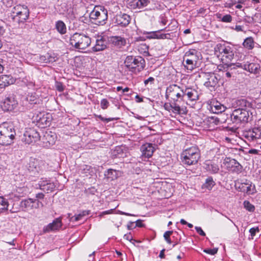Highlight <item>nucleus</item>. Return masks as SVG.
Here are the masks:
<instances>
[{
	"instance_id": "nucleus-1",
	"label": "nucleus",
	"mask_w": 261,
	"mask_h": 261,
	"mask_svg": "<svg viewBox=\"0 0 261 261\" xmlns=\"http://www.w3.org/2000/svg\"><path fill=\"white\" fill-rule=\"evenodd\" d=\"M15 135V130L12 123L4 122L0 125V145H11L13 143Z\"/></svg>"
},
{
	"instance_id": "nucleus-13",
	"label": "nucleus",
	"mask_w": 261,
	"mask_h": 261,
	"mask_svg": "<svg viewBox=\"0 0 261 261\" xmlns=\"http://www.w3.org/2000/svg\"><path fill=\"white\" fill-rule=\"evenodd\" d=\"M237 66L255 74H259L260 72V66L257 62L238 63Z\"/></svg>"
},
{
	"instance_id": "nucleus-47",
	"label": "nucleus",
	"mask_w": 261,
	"mask_h": 261,
	"mask_svg": "<svg viewBox=\"0 0 261 261\" xmlns=\"http://www.w3.org/2000/svg\"><path fill=\"white\" fill-rule=\"evenodd\" d=\"M168 22V19L167 17L165 14H162L160 15L159 17V23L163 25H165L167 24Z\"/></svg>"
},
{
	"instance_id": "nucleus-11",
	"label": "nucleus",
	"mask_w": 261,
	"mask_h": 261,
	"mask_svg": "<svg viewBox=\"0 0 261 261\" xmlns=\"http://www.w3.org/2000/svg\"><path fill=\"white\" fill-rule=\"evenodd\" d=\"M40 138V136L36 129L29 128L24 133L22 141L25 144H32L39 140Z\"/></svg>"
},
{
	"instance_id": "nucleus-34",
	"label": "nucleus",
	"mask_w": 261,
	"mask_h": 261,
	"mask_svg": "<svg viewBox=\"0 0 261 261\" xmlns=\"http://www.w3.org/2000/svg\"><path fill=\"white\" fill-rule=\"evenodd\" d=\"M216 185L215 181L213 180L212 177H208L205 181V182L202 185V188L203 189L210 191L212 189L214 186Z\"/></svg>"
},
{
	"instance_id": "nucleus-9",
	"label": "nucleus",
	"mask_w": 261,
	"mask_h": 261,
	"mask_svg": "<svg viewBox=\"0 0 261 261\" xmlns=\"http://www.w3.org/2000/svg\"><path fill=\"white\" fill-rule=\"evenodd\" d=\"M29 16V9L25 5H16L11 10L10 17L14 21L19 24L23 23L28 18Z\"/></svg>"
},
{
	"instance_id": "nucleus-63",
	"label": "nucleus",
	"mask_w": 261,
	"mask_h": 261,
	"mask_svg": "<svg viewBox=\"0 0 261 261\" xmlns=\"http://www.w3.org/2000/svg\"><path fill=\"white\" fill-rule=\"evenodd\" d=\"M44 197V195L42 193H39L36 195V198L37 199H42Z\"/></svg>"
},
{
	"instance_id": "nucleus-36",
	"label": "nucleus",
	"mask_w": 261,
	"mask_h": 261,
	"mask_svg": "<svg viewBox=\"0 0 261 261\" xmlns=\"http://www.w3.org/2000/svg\"><path fill=\"white\" fill-rule=\"evenodd\" d=\"M9 202L3 196H0V213H4L8 210Z\"/></svg>"
},
{
	"instance_id": "nucleus-29",
	"label": "nucleus",
	"mask_w": 261,
	"mask_h": 261,
	"mask_svg": "<svg viewBox=\"0 0 261 261\" xmlns=\"http://www.w3.org/2000/svg\"><path fill=\"white\" fill-rule=\"evenodd\" d=\"M200 56V52L196 49H190L186 52L184 57L197 63L198 60L199 59Z\"/></svg>"
},
{
	"instance_id": "nucleus-18",
	"label": "nucleus",
	"mask_w": 261,
	"mask_h": 261,
	"mask_svg": "<svg viewBox=\"0 0 261 261\" xmlns=\"http://www.w3.org/2000/svg\"><path fill=\"white\" fill-rule=\"evenodd\" d=\"M239 184L238 188L240 191L244 192L248 195H251L256 192L255 185L252 184V182L247 179L242 180V182Z\"/></svg>"
},
{
	"instance_id": "nucleus-30",
	"label": "nucleus",
	"mask_w": 261,
	"mask_h": 261,
	"mask_svg": "<svg viewBox=\"0 0 261 261\" xmlns=\"http://www.w3.org/2000/svg\"><path fill=\"white\" fill-rule=\"evenodd\" d=\"M184 97L187 96L188 99L193 101L198 99L199 95L198 92L192 88H187L184 89Z\"/></svg>"
},
{
	"instance_id": "nucleus-57",
	"label": "nucleus",
	"mask_w": 261,
	"mask_h": 261,
	"mask_svg": "<svg viewBox=\"0 0 261 261\" xmlns=\"http://www.w3.org/2000/svg\"><path fill=\"white\" fill-rule=\"evenodd\" d=\"M195 230H196V232L200 236H205V233L203 231L202 228L200 227L196 226L195 227Z\"/></svg>"
},
{
	"instance_id": "nucleus-53",
	"label": "nucleus",
	"mask_w": 261,
	"mask_h": 261,
	"mask_svg": "<svg viewBox=\"0 0 261 261\" xmlns=\"http://www.w3.org/2000/svg\"><path fill=\"white\" fill-rule=\"evenodd\" d=\"M96 117L98 118H99L100 120L102 121H105L106 122H110V121H112L114 120H115L114 118H104L101 115H96Z\"/></svg>"
},
{
	"instance_id": "nucleus-38",
	"label": "nucleus",
	"mask_w": 261,
	"mask_h": 261,
	"mask_svg": "<svg viewBox=\"0 0 261 261\" xmlns=\"http://www.w3.org/2000/svg\"><path fill=\"white\" fill-rule=\"evenodd\" d=\"M44 137L49 145H54L55 143L57 138L55 134L51 132L46 133Z\"/></svg>"
},
{
	"instance_id": "nucleus-22",
	"label": "nucleus",
	"mask_w": 261,
	"mask_h": 261,
	"mask_svg": "<svg viewBox=\"0 0 261 261\" xmlns=\"http://www.w3.org/2000/svg\"><path fill=\"white\" fill-rule=\"evenodd\" d=\"M148 0H127V7L130 9H141L149 3Z\"/></svg>"
},
{
	"instance_id": "nucleus-8",
	"label": "nucleus",
	"mask_w": 261,
	"mask_h": 261,
	"mask_svg": "<svg viewBox=\"0 0 261 261\" xmlns=\"http://www.w3.org/2000/svg\"><path fill=\"white\" fill-rule=\"evenodd\" d=\"M89 17L96 24H105L108 19V11L103 6H96L90 13Z\"/></svg>"
},
{
	"instance_id": "nucleus-59",
	"label": "nucleus",
	"mask_w": 261,
	"mask_h": 261,
	"mask_svg": "<svg viewBox=\"0 0 261 261\" xmlns=\"http://www.w3.org/2000/svg\"><path fill=\"white\" fill-rule=\"evenodd\" d=\"M123 238L124 239L129 241H131L133 240V237L130 233L124 234Z\"/></svg>"
},
{
	"instance_id": "nucleus-42",
	"label": "nucleus",
	"mask_w": 261,
	"mask_h": 261,
	"mask_svg": "<svg viewBox=\"0 0 261 261\" xmlns=\"http://www.w3.org/2000/svg\"><path fill=\"white\" fill-rule=\"evenodd\" d=\"M237 105L241 107L240 108H244L249 107L250 105V103L246 99H241L238 100Z\"/></svg>"
},
{
	"instance_id": "nucleus-26",
	"label": "nucleus",
	"mask_w": 261,
	"mask_h": 261,
	"mask_svg": "<svg viewBox=\"0 0 261 261\" xmlns=\"http://www.w3.org/2000/svg\"><path fill=\"white\" fill-rule=\"evenodd\" d=\"M110 41L112 44L117 48H122L126 44V39L121 36H113L110 37Z\"/></svg>"
},
{
	"instance_id": "nucleus-27",
	"label": "nucleus",
	"mask_w": 261,
	"mask_h": 261,
	"mask_svg": "<svg viewBox=\"0 0 261 261\" xmlns=\"http://www.w3.org/2000/svg\"><path fill=\"white\" fill-rule=\"evenodd\" d=\"M210 110L216 114L221 113L225 111L226 107L218 101L213 100L210 105Z\"/></svg>"
},
{
	"instance_id": "nucleus-61",
	"label": "nucleus",
	"mask_w": 261,
	"mask_h": 261,
	"mask_svg": "<svg viewBox=\"0 0 261 261\" xmlns=\"http://www.w3.org/2000/svg\"><path fill=\"white\" fill-rule=\"evenodd\" d=\"M91 211L90 210H85L82 211L80 214H81L82 216L83 217L85 216L89 215L90 214Z\"/></svg>"
},
{
	"instance_id": "nucleus-6",
	"label": "nucleus",
	"mask_w": 261,
	"mask_h": 261,
	"mask_svg": "<svg viewBox=\"0 0 261 261\" xmlns=\"http://www.w3.org/2000/svg\"><path fill=\"white\" fill-rule=\"evenodd\" d=\"M91 38L84 33H75L69 39V43L79 49H85L90 46Z\"/></svg>"
},
{
	"instance_id": "nucleus-56",
	"label": "nucleus",
	"mask_w": 261,
	"mask_h": 261,
	"mask_svg": "<svg viewBox=\"0 0 261 261\" xmlns=\"http://www.w3.org/2000/svg\"><path fill=\"white\" fill-rule=\"evenodd\" d=\"M83 217L80 213L78 215H75L73 217L71 218L72 221H78L82 219Z\"/></svg>"
},
{
	"instance_id": "nucleus-28",
	"label": "nucleus",
	"mask_w": 261,
	"mask_h": 261,
	"mask_svg": "<svg viewBox=\"0 0 261 261\" xmlns=\"http://www.w3.org/2000/svg\"><path fill=\"white\" fill-rule=\"evenodd\" d=\"M40 61L44 63H52L58 59V56L54 53H48L40 57Z\"/></svg>"
},
{
	"instance_id": "nucleus-60",
	"label": "nucleus",
	"mask_w": 261,
	"mask_h": 261,
	"mask_svg": "<svg viewBox=\"0 0 261 261\" xmlns=\"http://www.w3.org/2000/svg\"><path fill=\"white\" fill-rule=\"evenodd\" d=\"M144 226V224L143 223V222L141 220H138L136 221V226L139 227H142Z\"/></svg>"
},
{
	"instance_id": "nucleus-43",
	"label": "nucleus",
	"mask_w": 261,
	"mask_h": 261,
	"mask_svg": "<svg viewBox=\"0 0 261 261\" xmlns=\"http://www.w3.org/2000/svg\"><path fill=\"white\" fill-rule=\"evenodd\" d=\"M244 207L249 212H253L255 210V207L249 201L245 200L244 202Z\"/></svg>"
},
{
	"instance_id": "nucleus-58",
	"label": "nucleus",
	"mask_w": 261,
	"mask_h": 261,
	"mask_svg": "<svg viewBox=\"0 0 261 261\" xmlns=\"http://www.w3.org/2000/svg\"><path fill=\"white\" fill-rule=\"evenodd\" d=\"M154 81V79L152 77H149L148 79L145 80L144 82V83L145 86H146L149 83L151 84H153Z\"/></svg>"
},
{
	"instance_id": "nucleus-39",
	"label": "nucleus",
	"mask_w": 261,
	"mask_h": 261,
	"mask_svg": "<svg viewBox=\"0 0 261 261\" xmlns=\"http://www.w3.org/2000/svg\"><path fill=\"white\" fill-rule=\"evenodd\" d=\"M105 176L107 178L113 180L116 178L118 176L117 171L112 169H108L105 173Z\"/></svg>"
},
{
	"instance_id": "nucleus-5",
	"label": "nucleus",
	"mask_w": 261,
	"mask_h": 261,
	"mask_svg": "<svg viewBox=\"0 0 261 261\" xmlns=\"http://www.w3.org/2000/svg\"><path fill=\"white\" fill-rule=\"evenodd\" d=\"M124 64L129 71L137 73L144 69L146 63L141 56H128L124 61Z\"/></svg>"
},
{
	"instance_id": "nucleus-17",
	"label": "nucleus",
	"mask_w": 261,
	"mask_h": 261,
	"mask_svg": "<svg viewBox=\"0 0 261 261\" xmlns=\"http://www.w3.org/2000/svg\"><path fill=\"white\" fill-rule=\"evenodd\" d=\"M152 142L153 143H146L141 146L140 150L143 158L149 159L152 156L154 151L158 146L155 144L154 140L152 141Z\"/></svg>"
},
{
	"instance_id": "nucleus-41",
	"label": "nucleus",
	"mask_w": 261,
	"mask_h": 261,
	"mask_svg": "<svg viewBox=\"0 0 261 261\" xmlns=\"http://www.w3.org/2000/svg\"><path fill=\"white\" fill-rule=\"evenodd\" d=\"M55 187L54 183L50 181L44 187L42 188V190L48 193L53 192Z\"/></svg>"
},
{
	"instance_id": "nucleus-14",
	"label": "nucleus",
	"mask_w": 261,
	"mask_h": 261,
	"mask_svg": "<svg viewBox=\"0 0 261 261\" xmlns=\"http://www.w3.org/2000/svg\"><path fill=\"white\" fill-rule=\"evenodd\" d=\"M242 136L248 141L254 142L261 138V130L258 127H254L244 131Z\"/></svg>"
},
{
	"instance_id": "nucleus-7",
	"label": "nucleus",
	"mask_w": 261,
	"mask_h": 261,
	"mask_svg": "<svg viewBox=\"0 0 261 261\" xmlns=\"http://www.w3.org/2000/svg\"><path fill=\"white\" fill-rule=\"evenodd\" d=\"M165 96L179 105L184 98V89L176 84L170 85L166 89Z\"/></svg>"
},
{
	"instance_id": "nucleus-48",
	"label": "nucleus",
	"mask_w": 261,
	"mask_h": 261,
	"mask_svg": "<svg viewBox=\"0 0 261 261\" xmlns=\"http://www.w3.org/2000/svg\"><path fill=\"white\" fill-rule=\"evenodd\" d=\"M55 86L57 90L59 92H63L64 90L65 87L61 82H56Z\"/></svg>"
},
{
	"instance_id": "nucleus-49",
	"label": "nucleus",
	"mask_w": 261,
	"mask_h": 261,
	"mask_svg": "<svg viewBox=\"0 0 261 261\" xmlns=\"http://www.w3.org/2000/svg\"><path fill=\"white\" fill-rule=\"evenodd\" d=\"M221 20L224 22H230L232 21V16L230 14H226L221 18Z\"/></svg>"
},
{
	"instance_id": "nucleus-64",
	"label": "nucleus",
	"mask_w": 261,
	"mask_h": 261,
	"mask_svg": "<svg viewBox=\"0 0 261 261\" xmlns=\"http://www.w3.org/2000/svg\"><path fill=\"white\" fill-rule=\"evenodd\" d=\"M91 166L89 165H85L84 166L83 170L85 171V173H87L88 171H89L91 169Z\"/></svg>"
},
{
	"instance_id": "nucleus-19",
	"label": "nucleus",
	"mask_w": 261,
	"mask_h": 261,
	"mask_svg": "<svg viewBox=\"0 0 261 261\" xmlns=\"http://www.w3.org/2000/svg\"><path fill=\"white\" fill-rule=\"evenodd\" d=\"M169 102H166L164 105V109L169 111L172 112L175 114H186V112L184 109L181 108L179 103L168 99Z\"/></svg>"
},
{
	"instance_id": "nucleus-15",
	"label": "nucleus",
	"mask_w": 261,
	"mask_h": 261,
	"mask_svg": "<svg viewBox=\"0 0 261 261\" xmlns=\"http://www.w3.org/2000/svg\"><path fill=\"white\" fill-rule=\"evenodd\" d=\"M35 120L39 127L44 128L49 126L51 119L49 114L39 112L36 115Z\"/></svg>"
},
{
	"instance_id": "nucleus-31",
	"label": "nucleus",
	"mask_w": 261,
	"mask_h": 261,
	"mask_svg": "<svg viewBox=\"0 0 261 261\" xmlns=\"http://www.w3.org/2000/svg\"><path fill=\"white\" fill-rule=\"evenodd\" d=\"M15 82L14 79L10 75H0V88H5L6 87L12 84Z\"/></svg>"
},
{
	"instance_id": "nucleus-23",
	"label": "nucleus",
	"mask_w": 261,
	"mask_h": 261,
	"mask_svg": "<svg viewBox=\"0 0 261 261\" xmlns=\"http://www.w3.org/2000/svg\"><path fill=\"white\" fill-rule=\"evenodd\" d=\"M130 17L128 14L120 13L117 14L115 17V23L118 25L125 27L130 23Z\"/></svg>"
},
{
	"instance_id": "nucleus-4",
	"label": "nucleus",
	"mask_w": 261,
	"mask_h": 261,
	"mask_svg": "<svg viewBox=\"0 0 261 261\" xmlns=\"http://www.w3.org/2000/svg\"><path fill=\"white\" fill-rule=\"evenodd\" d=\"M215 54L220 58L223 63L228 64L234 57L233 47L225 43H218L214 48Z\"/></svg>"
},
{
	"instance_id": "nucleus-2",
	"label": "nucleus",
	"mask_w": 261,
	"mask_h": 261,
	"mask_svg": "<svg viewBox=\"0 0 261 261\" xmlns=\"http://www.w3.org/2000/svg\"><path fill=\"white\" fill-rule=\"evenodd\" d=\"M178 25L177 21L175 19H172L171 22L164 29L153 32H146L144 34H147L148 39H172L175 37V33L173 32L162 33L161 31H174L176 29Z\"/></svg>"
},
{
	"instance_id": "nucleus-3",
	"label": "nucleus",
	"mask_w": 261,
	"mask_h": 261,
	"mask_svg": "<svg viewBox=\"0 0 261 261\" xmlns=\"http://www.w3.org/2000/svg\"><path fill=\"white\" fill-rule=\"evenodd\" d=\"M200 151L196 146L184 150L181 154V162L186 166L196 165L200 159Z\"/></svg>"
},
{
	"instance_id": "nucleus-10",
	"label": "nucleus",
	"mask_w": 261,
	"mask_h": 261,
	"mask_svg": "<svg viewBox=\"0 0 261 261\" xmlns=\"http://www.w3.org/2000/svg\"><path fill=\"white\" fill-rule=\"evenodd\" d=\"M249 117V112L244 108H239L234 110L231 115V120L237 124L248 122Z\"/></svg>"
},
{
	"instance_id": "nucleus-40",
	"label": "nucleus",
	"mask_w": 261,
	"mask_h": 261,
	"mask_svg": "<svg viewBox=\"0 0 261 261\" xmlns=\"http://www.w3.org/2000/svg\"><path fill=\"white\" fill-rule=\"evenodd\" d=\"M136 48L140 54H144L148 52V46L145 43L138 44Z\"/></svg>"
},
{
	"instance_id": "nucleus-35",
	"label": "nucleus",
	"mask_w": 261,
	"mask_h": 261,
	"mask_svg": "<svg viewBox=\"0 0 261 261\" xmlns=\"http://www.w3.org/2000/svg\"><path fill=\"white\" fill-rule=\"evenodd\" d=\"M183 64L185 68L187 70L192 71L194 68H196L197 65V62H194L184 57Z\"/></svg>"
},
{
	"instance_id": "nucleus-52",
	"label": "nucleus",
	"mask_w": 261,
	"mask_h": 261,
	"mask_svg": "<svg viewBox=\"0 0 261 261\" xmlns=\"http://www.w3.org/2000/svg\"><path fill=\"white\" fill-rule=\"evenodd\" d=\"M218 251L217 248H213V249H205L204 250V252L211 254V255H214L216 253H217Z\"/></svg>"
},
{
	"instance_id": "nucleus-16",
	"label": "nucleus",
	"mask_w": 261,
	"mask_h": 261,
	"mask_svg": "<svg viewBox=\"0 0 261 261\" xmlns=\"http://www.w3.org/2000/svg\"><path fill=\"white\" fill-rule=\"evenodd\" d=\"M43 204L38 200L28 198L22 200L20 203V206L23 211H29L34 208H38L39 204Z\"/></svg>"
},
{
	"instance_id": "nucleus-44",
	"label": "nucleus",
	"mask_w": 261,
	"mask_h": 261,
	"mask_svg": "<svg viewBox=\"0 0 261 261\" xmlns=\"http://www.w3.org/2000/svg\"><path fill=\"white\" fill-rule=\"evenodd\" d=\"M50 181L49 180H48L46 178H42L40 180L38 183V186L39 187V189L42 190V188H43L45 187V185H47L48 182H49Z\"/></svg>"
},
{
	"instance_id": "nucleus-51",
	"label": "nucleus",
	"mask_w": 261,
	"mask_h": 261,
	"mask_svg": "<svg viewBox=\"0 0 261 261\" xmlns=\"http://www.w3.org/2000/svg\"><path fill=\"white\" fill-rule=\"evenodd\" d=\"M208 121L210 123H214L215 125H217L219 123L220 120L217 117H210L208 118Z\"/></svg>"
},
{
	"instance_id": "nucleus-12",
	"label": "nucleus",
	"mask_w": 261,
	"mask_h": 261,
	"mask_svg": "<svg viewBox=\"0 0 261 261\" xmlns=\"http://www.w3.org/2000/svg\"><path fill=\"white\" fill-rule=\"evenodd\" d=\"M223 164L226 166L227 169L232 172L239 174L242 171V166L234 159L225 158Z\"/></svg>"
},
{
	"instance_id": "nucleus-46",
	"label": "nucleus",
	"mask_w": 261,
	"mask_h": 261,
	"mask_svg": "<svg viewBox=\"0 0 261 261\" xmlns=\"http://www.w3.org/2000/svg\"><path fill=\"white\" fill-rule=\"evenodd\" d=\"M109 102L106 98H103L101 99L100 101V107L103 110H105L107 109L109 106Z\"/></svg>"
},
{
	"instance_id": "nucleus-24",
	"label": "nucleus",
	"mask_w": 261,
	"mask_h": 261,
	"mask_svg": "<svg viewBox=\"0 0 261 261\" xmlns=\"http://www.w3.org/2000/svg\"><path fill=\"white\" fill-rule=\"evenodd\" d=\"M206 81L204 85L207 88L214 89L218 84V79L214 73H209L206 75Z\"/></svg>"
},
{
	"instance_id": "nucleus-20",
	"label": "nucleus",
	"mask_w": 261,
	"mask_h": 261,
	"mask_svg": "<svg viewBox=\"0 0 261 261\" xmlns=\"http://www.w3.org/2000/svg\"><path fill=\"white\" fill-rule=\"evenodd\" d=\"M62 226V220L60 218H58L54 220V221L45 226L43 228V232L46 233L51 231H56L59 230Z\"/></svg>"
},
{
	"instance_id": "nucleus-37",
	"label": "nucleus",
	"mask_w": 261,
	"mask_h": 261,
	"mask_svg": "<svg viewBox=\"0 0 261 261\" xmlns=\"http://www.w3.org/2000/svg\"><path fill=\"white\" fill-rule=\"evenodd\" d=\"M243 46L248 49H252L254 46V42L252 37L245 39L243 43Z\"/></svg>"
},
{
	"instance_id": "nucleus-54",
	"label": "nucleus",
	"mask_w": 261,
	"mask_h": 261,
	"mask_svg": "<svg viewBox=\"0 0 261 261\" xmlns=\"http://www.w3.org/2000/svg\"><path fill=\"white\" fill-rule=\"evenodd\" d=\"M257 232H259V229L258 227H252L249 230V232L252 237L255 236Z\"/></svg>"
},
{
	"instance_id": "nucleus-33",
	"label": "nucleus",
	"mask_w": 261,
	"mask_h": 261,
	"mask_svg": "<svg viewBox=\"0 0 261 261\" xmlns=\"http://www.w3.org/2000/svg\"><path fill=\"white\" fill-rule=\"evenodd\" d=\"M55 28L61 35H64L67 32L66 24L62 20H58L56 22Z\"/></svg>"
},
{
	"instance_id": "nucleus-62",
	"label": "nucleus",
	"mask_w": 261,
	"mask_h": 261,
	"mask_svg": "<svg viewBox=\"0 0 261 261\" xmlns=\"http://www.w3.org/2000/svg\"><path fill=\"white\" fill-rule=\"evenodd\" d=\"M96 190L94 187H91L87 190V192L91 194H94Z\"/></svg>"
},
{
	"instance_id": "nucleus-55",
	"label": "nucleus",
	"mask_w": 261,
	"mask_h": 261,
	"mask_svg": "<svg viewBox=\"0 0 261 261\" xmlns=\"http://www.w3.org/2000/svg\"><path fill=\"white\" fill-rule=\"evenodd\" d=\"M114 210V209H111V210H108V211L102 212L98 215V217H100V218H101L102 217H103L105 215L111 214H112L113 213Z\"/></svg>"
},
{
	"instance_id": "nucleus-32",
	"label": "nucleus",
	"mask_w": 261,
	"mask_h": 261,
	"mask_svg": "<svg viewBox=\"0 0 261 261\" xmlns=\"http://www.w3.org/2000/svg\"><path fill=\"white\" fill-rule=\"evenodd\" d=\"M205 169L212 174L217 173L219 171V166L211 161H206L204 163Z\"/></svg>"
},
{
	"instance_id": "nucleus-50",
	"label": "nucleus",
	"mask_w": 261,
	"mask_h": 261,
	"mask_svg": "<svg viewBox=\"0 0 261 261\" xmlns=\"http://www.w3.org/2000/svg\"><path fill=\"white\" fill-rule=\"evenodd\" d=\"M15 0H2V2L7 7H11L14 3Z\"/></svg>"
},
{
	"instance_id": "nucleus-45",
	"label": "nucleus",
	"mask_w": 261,
	"mask_h": 261,
	"mask_svg": "<svg viewBox=\"0 0 261 261\" xmlns=\"http://www.w3.org/2000/svg\"><path fill=\"white\" fill-rule=\"evenodd\" d=\"M172 233H173L172 231H167L164 234V238L165 240H166V241L168 244L171 243V241L170 237L172 234Z\"/></svg>"
},
{
	"instance_id": "nucleus-21",
	"label": "nucleus",
	"mask_w": 261,
	"mask_h": 261,
	"mask_svg": "<svg viewBox=\"0 0 261 261\" xmlns=\"http://www.w3.org/2000/svg\"><path fill=\"white\" fill-rule=\"evenodd\" d=\"M17 102L12 95L7 97L2 104V108L5 111L13 110L17 105Z\"/></svg>"
},
{
	"instance_id": "nucleus-25",
	"label": "nucleus",
	"mask_w": 261,
	"mask_h": 261,
	"mask_svg": "<svg viewBox=\"0 0 261 261\" xmlns=\"http://www.w3.org/2000/svg\"><path fill=\"white\" fill-rule=\"evenodd\" d=\"M107 44L106 40L103 37L98 36L95 45L92 47V50L95 52L103 50L107 47Z\"/></svg>"
}]
</instances>
